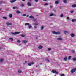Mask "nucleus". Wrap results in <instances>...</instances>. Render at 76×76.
I'll return each instance as SVG.
<instances>
[{
	"label": "nucleus",
	"mask_w": 76,
	"mask_h": 76,
	"mask_svg": "<svg viewBox=\"0 0 76 76\" xmlns=\"http://www.w3.org/2000/svg\"><path fill=\"white\" fill-rule=\"evenodd\" d=\"M18 73H22V71L21 70H19L18 71Z\"/></svg>",
	"instance_id": "22"
},
{
	"label": "nucleus",
	"mask_w": 76,
	"mask_h": 76,
	"mask_svg": "<svg viewBox=\"0 0 76 76\" xmlns=\"http://www.w3.org/2000/svg\"><path fill=\"white\" fill-rule=\"evenodd\" d=\"M43 28H44V27H41V30H42V29H43Z\"/></svg>",
	"instance_id": "42"
},
{
	"label": "nucleus",
	"mask_w": 76,
	"mask_h": 76,
	"mask_svg": "<svg viewBox=\"0 0 76 76\" xmlns=\"http://www.w3.org/2000/svg\"><path fill=\"white\" fill-rule=\"evenodd\" d=\"M9 16L10 18H12V14H9Z\"/></svg>",
	"instance_id": "19"
},
{
	"label": "nucleus",
	"mask_w": 76,
	"mask_h": 76,
	"mask_svg": "<svg viewBox=\"0 0 76 76\" xmlns=\"http://www.w3.org/2000/svg\"><path fill=\"white\" fill-rule=\"evenodd\" d=\"M16 0H11V1H10V3H14V2H15V1H16Z\"/></svg>",
	"instance_id": "6"
},
{
	"label": "nucleus",
	"mask_w": 76,
	"mask_h": 76,
	"mask_svg": "<svg viewBox=\"0 0 76 76\" xmlns=\"http://www.w3.org/2000/svg\"><path fill=\"white\" fill-rule=\"evenodd\" d=\"M25 63H27V61H25Z\"/></svg>",
	"instance_id": "52"
},
{
	"label": "nucleus",
	"mask_w": 76,
	"mask_h": 76,
	"mask_svg": "<svg viewBox=\"0 0 76 76\" xmlns=\"http://www.w3.org/2000/svg\"><path fill=\"white\" fill-rule=\"evenodd\" d=\"M0 10H1V9H0Z\"/></svg>",
	"instance_id": "56"
},
{
	"label": "nucleus",
	"mask_w": 76,
	"mask_h": 76,
	"mask_svg": "<svg viewBox=\"0 0 76 76\" xmlns=\"http://www.w3.org/2000/svg\"><path fill=\"white\" fill-rule=\"evenodd\" d=\"M21 6H22V7L24 6V4H21Z\"/></svg>",
	"instance_id": "31"
},
{
	"label": "nucleus",
	"mask_w": 76,
	"mask_h": 76,
	"mask_svg": "<svg viewBox=\"0 0 76 76\" xmlns=\"http://www.w3.org/2000/svg\"><path fill=\"white\" fill-rule=\"evenodd\" d=\"M72 7H76V4H75L73 5H72Z\"/></svg>",
	"instance_id": "20"
},
{
	"label": "nucleus",
	"mask_w": 76,
	"mask_h": 76,
	"mask_svg": "<svg viewBox=\"0 0 76 76\" xmlns=\"http://www.w3.org/2000/svg\"><path fill=\"white\" fill-rule=\"evenodd\" d=\"M34 28H37V26H34Z\"/></svg>",
	"instance_id": "45"
},
{
	"label": "nucleus",
	"mask_w": 76,
	"mask_h": 76,
	"mask_svg": "<svg viewBox=\"0 0 76 76\" xmlns=\"http://www.w3.org/2000/svg\"><path fill=\"white\" fill-rule=\"evenodd\" d=\"M34 64V62H32L31 63H29L28 64V66H31L32 64Z\"/></svg>",
	"instance_id": "7"
},
{
	"label": "nucleus",
	"mask_w": 76,
	"mask_h": 76,
	"mask_svg": "<svg viewBox=\"0 0 76 76\" xmlns=\"http://www.w3.org/2000/svg\"><path fill=\"white\" fill-rule=\"evenodd\" d=\"M73 61H75V60H76V58H73Z\"/></svg>",
	"instance_id": "24"
},
{
	"label": "nucleus",
	"mask_w": 76,
	"mask_h": 76,
	"mask_svg": "<svg viewBox=\"0 0 76 76\" xmlns=\"http://www.w3.org/2000/svg\"><path fill=\"white\" fill-rule=\"evenodd\" d=\"M52 72V73H56V74H58V72H56L54 70H53Z\"/></svg>",
	"instance_id": "4"
},
{
	"label": "nucleus",
	"mask_w": 76,
	"mask_h": 76,
	"mask_svg": "<svg viewBox=\"0 0 76 76\" xmlns=\"http://www.w3.org/2000/svg\"><path fill=\"white\" fill-rule=\"evenodd\" d=\"M67 33L66 31H64V34H66Z\"/></svg>",
	"instance_id": "28"
},
{
	"label": "nucleus",
	"mask_w": 76,
	"mask_h": 76,
	"mask_svg": "<svg viewBox=\"0 0 76 76\" xmlns=\"http://www.w3.org/2000/svg\"><path fill=\"white\" fill-rule=\"evenodd\" d=\"M17 42L18 43H20V41L19 40H17Z\"/></svg>",
	"instance_id": "26"
},
{
	"label": "nucleus",
	"mask_w": 76,
	"mask_h": 76,
	"mask_svg": "<svg viewBox=\"0 0 76 76\" xmlns=\"http://www.w3.org/2000/svg\"><path fill=\"white\" fill-rule=\"evenodd\" d=\"M66 19H67L69 20V19H70V18L69 17H66Z\"/></svg>",
	"instance_id": "39"
},
{
	"label": "nucleus",
	"mask_w": 76,
	"mask_h": 76,
	"mask_svg": "<svg viewBox=\"0 0 76 76\" xmlns=\"http://www.w3.org/2000/svg\"><path fill=\"white\" fill-rule=\"evenodd\" d=\"M74 12V11H71L70 13H73Z\"/></svg>",
	"instance_id": "40"
},
{
	"label": "nucleus",
	"mask_w": 76,
	"mask_h": 76,
	"mask_svg": "<svg viewBox=\"0 0 76 76\" xmlns=\"http://www.w3.org/2000/svg\"><path fill=\"white\" fill-rule=\"evenodd\" d=\"M47 61L48 62H49V61H49V60H48V59H47Z\"/></svg>",
	"instance_id": "48"
},
{
	"label": "nucleus",
	"mask_w": 76,
	"mask_h": 76,
	"mask_svg": "<svg viewBox=\"0 0 76 76\" xmlns=\"http://www.w3.org/2000/svg\"><path fill=\"white\" fill-rule=\"evenodd\" d=\"M72 53H75V51H74V50H72Z\"/></svg>",
	"instance_id": "47"
},
{
	"label": "nucleus",
	"mask_w": 76,
	"mask_h": 76,
	"mask_svg": "<svg viewBox=\"0 0 76 76\" xmlns=\"http://www.w3.org/2000/svg\"><path fill=\"white\" fill-rule=\"evenodd\" d=\"M67 57H65V58H64V61H66V60H67Z\"/></svg>",
	"instance_id": "23"
},
{
	"label": "nucleus",
	"mask_w": 76,
	"mask_h": 76,
	"mask_svg": "<svg viewBox=\"0 0 76 76\" xmlns=\"http://www.w3.org/2000/svg\"><path fill=\"white\" fill-rule=\"evenodd\" d=\"M48 4L47 3H45L44 4L45 6H46V5H47Z\"/></svg>",
	"instance_id": "46"
},
{
	"label": "nucleus",
	"mask_w": 76,
	"mask_h": 76,
	"mask_svg": "<svg viewBox=\"0 0 76 76\" xmlns=\"http://www.w3.org/2000/svg\"><path fill=\"white\" fill-rule=\"evenodd\" d=\"M71 58V56H69L68 57V59L70 60Z\"/></svg>",
	"instance_id": "36"
},
{
	"label": "nucleus",
	"mask_w": 76,
	"mask_h": 76,
	"mask_svg": "<svg viewBox=\"0 0 76 76\" xmlns=\"http://www.w3.org/2000/svg\"><path fill=\"white\" fill-rule=\"evenodd\" d=\"M13 8L14 9H15L17 8V7H13Z\"/></svg>",
	"instance_id": "33"
},
{
	"label": "nucleus",
	"mask_w": 76,
	"mask_h": 76,
	"mask_svg": "<svg viewBox=\"0 0 76 76\" xmlns=\"http://www.w3.org/2000/svg\"><path fill=\"white\" fill-rule=\"evenodd\" d=\"M38 48L39 49H42V46L40 45L39 47H38Z\"/></svg>",
	"instance_id": "8"
},
{
	"label": "nucleus",
	"mask_w": 76,
	"mask_h": 76,
	"mask_svg": "<svg viewBox=\"0 0 76 76\" xmlns=\"http://www.w3.org/2000/svg\"><path fill=\"white\" fill-rule=\"evenodd\" d=\"M28 27L29 29L31 28H32V26H31V25H29L28 26Z\"/></svg>",
	"instance_id": "14"
},
{
	"label": "nucleus",
	"mask_w": 76,
	"mask_h": 76,
	"mask_svg": "<svg viewBox=\"0 0 76 76\" xmlns=\"http://www.w3.org/2000/svg\"><path fill=\"white\" fill-rule=\"evenodd\" d=\"M29 15H26V17H28V16H29Z\"/></svg>",
	"instance_id": "49"
},
{
	"label": "nucleus",
	"mask_w": 76,
	"mask_h": 76,
	"mask_svg": "<svg viewBox=\"0 0 76 76\" xmlns=\"http://www.w3.org/2000/svg\"><path fill=\"white\" fill-rule=\"evenodd\" d=\"M9 39H10L11 41H13V38H10Z\"/></svg>",
	"instance_id": "27"
},
{
	"label": "nucleus",
	"mask_w": 76,
	"mask_h": 76,
	"mask_svg": "<svg viewBox=\"0 0 76 76\" xmlns=\"http://www.w3.org/2000/svg\"><path fill=\"white\" fill-rule=\"evenodd\" d=\"M12 34V35H16V34H20V32H15V33H13V32H11V33Z\"/></svg>",
	"instance_id": "2"
},
{
	"label": "nucleus",
	"mask_w": 76,
	"mask_h": 76,
	"mask_svg": "<svg viewBox=\"0 0 76 76\" xmlns=\"http://www.w3.org/2000/svg\"><path fill=\"white\" fill-rule=\"evenodd\" d=\"M26 14H23L22 15L23 16H26Z\"/></svg>",
	"instance_id": "30"
},
{
	"label": "nucleus",
	"mask_w": 76,
	"mask_h": 76,
	"mask_svg": "<svg viewBox=\"0 0 76 76\" xmlns=\"http://www.w3.org/2000/svg\"><path fill=\"white\" fill-rule=\"evenodd\" d=\"M50 8H52V6H50Z\"/></svg>",
	"instance_id": "50"
},
{
	"label": "nucleus",
	"mask_w": 76,
	"mask_h": 76,
	"mask_svg": "<svg viewBox=\"0 0 76 76\" xmlns=\"http://www.w3.org/2000/svg\"><path fill=\"white\" fill-rule=\"evenodd\" d=\"M25 0H22V1H25Z\"/></svg>",
	"instance_id": "53"
},
{
	"label": "nucleus",
	"mask_w": 76,
	"mask_h": 76,
	"mask_svg": "<svg viewBox=\"0 0 76 76\" xmlns=\"http://www.w3.org/2000/svg\"><path fill=\"white\" fill-rule=\"evenodd\" d=\"M53 16V14H51L50 15V16Z\"/></svg>",
	"instance_id": "29"
},
{
	"label": "nucleus",
	"mask_w": 76,
	"mask_h": 76,
	"mask_svg": "<svg viewBox=\"0 0 76 76\" xmlns=\"http://www.w3.org/2000/svg\"><path fill=\"white\" fill-rule=\"evenodd\" d=\"M63 1L64 3H66L67 2V0H64Z\"/></svg>",
	"instance_id": "18"
},
{
	"label": "nucleus",
	"mask_w": 76,
	"mask_h": 76,
	"mask_svg": "<svg viewBox=\"0 0 76 76\" xmlns=\"http://www.w3.org/2000/svg\"><path fill=\"white\" fill-rule=\"evenodd\" d=\"M52 34H56V35H59V34H60V32H56L55 31H52Z\"/></svg>",
	"instance_id": "1"
},
{
	"label": "nucleus",
	"mask_w": 76,
	"mask_h": 76,
	"mask_svg": "<svg viewBox=\"0 0 76 76\" xmlns=\"http://www.w3.org/2000/svg\"><path fill=\"white\" fill-rule=\"evenodd\" d=\"M35 1H36V2H38V0H35Z\"/></svg>",
	"instance_id": "44"
},
{
	"label": "nucleus",
	"mask_w": 76,
	"mask_h": 76,
	"mask_svg": "<svg viewBox=\"0 0 76 76\" xmlns=\"http://www.w3.org/2000/svg\"><path fill=\"white\" fill-rule=\"evenodd\" d=\"M61 76H64V74H62L61 75Z\"/></svg>",
	"instance_id": "43"
},
{
	"label": "nucleus",
	"mask_w": 76,
	"mask_h": 76,
	"mask_svg": "<svg viewBox=\"0 0 76 76\" xmlns=\"http://www.w3.org/2000/svg\"><path fill=\"white\" fill-rule=\"evenodd\" d=\"M37 16H38V15H37Z\"/></svg>",
	"instance_id": "58"
},
{
	"label": "nucleus",
	"mask_w": 76,
	"mask_h": 76,
	"mask_svg": "<svg viewBox=\"0 0 76 76\" xmlns=\"http://www.w3.org/2000/svg\"><path fill=\"white\" fill-rule=\"evenodd\" d=\"M40 64H42V63Z\"/></svg>",
	"instance_id": "57"
},
{
	"label": "nucleus",
	"mask_w": 76,
	"mask_h": 76,
	"mask_svg": "<svg viewBox=\"0 0 76 76\" xmlns=\"http://www.w3.org/2000/svg\"><path fill=\"white\" fill-rule=\"evenodd\" d=\"M16 13H17L19 14V13H20V12L19 11H16Z\"/></svg>",
	"instance_id": "21"
},
{
	"label": "nucleus",
	"mask_w": 76,
	"mask_h": 76,
	"mask_svg": "<svg viewBox=\"0 0 76 76\" xmlns=\"http://www.w3.org/2000/svg\"><path fill=\"white\" fill-rule=\"evenodd\" d=\"M3 19H7L5 17H3Z\"/></svg>",
	"instance_id": "41"
},
{
	"label": "nucleus",
	"mask_w": 76,
	"mask_h": 76,
	"mask_svg": "<svg viewBox=\"0 0 76 76\" xmlns=\"http://www.w3.org/2000/svg\"><path fill=\"white\" fill-rule=\"evenodd\" d=\"M43 1H47V0H43Z\"/></svg>",
	"instance_id": "54"
},
{
	"label": "nucleus",
	"mask_w": 76,
	"mask_h": 76,
	"mask_svg": "<svg viewBox=\"0 0 76 76\" xmlns=\"http://www.w3.org/2000/svg\"><path fill=\"white\" fill-rule=\"evenodd\" d=\"M72 22H76V19H72Z\"/></svg>",
	"instance_id": "12"
},
{
	"label": "nucleus",
	"mask_w": 76,
	"mask_h": 76,
	"mask_svg": "<svg viewBox=\"0 0 76 76\" xmlns=\"http://www.w3.org/2000/svg\"><path fill=\"white\" fill-rule=\"evenodd\" d=\"M36 67H38V66L37 65H36Z\"/></svg>",
	"instance_id": "51"
},
{
	"label": "nucleus",
	"mask_w": 76,
	"mask_h": 76,
	"mask_svg": "<svg viewBox=\"0 0 76 76\" xmlns=\"http://www.w3.org/2000/svg\"><path fill=\"white\" fill-rule=\"evenodd\" d=\"M19 45L20 46V45H21V44H20V45Z\"/></svg>",
	"instance_id": "55"
},
{
	"label": "nucleus",
	"mask_w": 76,
	"mask_h": 76,
	"mask_svg": "<svg viewBox=\"0 0 76 76\" xmlns=\"http://www.w3.org/2000/svg\"><path fill=\"white\" fill-rule=\"evenodd\" d=\"M4 61L3 59H0V62L1 63L3 62Z\"/></svg>",
	"instance_id": "16"
},
{
	"label": "nucleus",
	"mask_w": 76,
	"mask_h": 76,
	"mask_svg": "<svg viewBox=\"0 0 76 76\" xmlns=\"http://www.w3.org/2000/svg\"><path fill=\"white\" fill-rule=\"evenodd\" d=\"M34 18V17L32 16H29V18H30V19H33Z\"/></svg>",
	"instance_id": "15"
},
{
	"label": "nucleus",
	"mask_w": 76,
	"mask_h": 76,
	"mask_svg": "<svg viewBox=\"0 0 76 76\" xmlns=\"http://www.w3.org/2000/svg\"><path fill=\"white\" fill-rule=\"evenodd\" d=\"M58 2H59V0H58L55 1V4H58Z\"/></svg>",
	"instance_id": "13"
},
{
	"label": "nucleus",
	"mask_w": 76,
	"mask_h": 76,
	"mask_svg": "<svg viewBox=\"0 0 76 76\" xmlns=\"http://www.w3.org/2000/svg\"><path fill=\"white\" fill-rule=\"evenodd\" d=\"M75 71H76V68H74L71 70V72L72 73H74Z\"/></svg>",
	"instance_id": "3"
},
{
	"label": "nucleus",
	"mask_w": 76,
	"mask_h": 76,
	"mask_svg": "<svg viewBox=\"0 0 76 76\" xmlns=\"http://www.w3.org/2000/svg\"><path fill=\"white\" fill-rule=\"evenodd\" d=\"M36 39H37V38H36Z\"/></svg>",
	"instance_id": "59"
},
{
	"label": "nucleus",
	"mask_w": 76,
	"mask_h": 76,
	"mask_svg": "<svg viewBox=\"0 0 76 76\" xmlns=\"http://www.w3.org/2000/svg\"><path fill=\"white\" fill-rule=\"evenodd\" d=\"M20 36H21V37H25V35H20Z\"/></svg>",
	"instance_id": "35"
},
{
	"label": "nucleus",
	"mask_w": 76,
	"mask_h": 76,
	"mask_svg": "<svg viewBox=\"0 0 76 76\" xmlns=\"http://www.w3.org/2000/svg\"><path fill=\"white\" fill-rule=\"evenodd\" d=\"M61 17L62 18V17H63V14H61L60 15Z\"/></svg>",
	"instance_id": "34"
},
{
	"label": "nucleus",
	"mask_w": 76,
	"mask_h": 76,
	"mask_svg": "<svg viewBox=\"0 0 76 76\" xmlns=\"http://www.w3.org/2000/svg\"><path fill=\"white\" fill-rule=\"evenodd\" d=\"M71 36L72 37H73L75 36V34L72 33L71 34Z\"/></svg>",
	"instance_id": "17"
},
{
	"label": "nucleus",
	"mask_w": 76,
	"mask_h": 76,
	"mask_svg": "<svg viewBox=\"0 0 76 76\" xmlns=\"http://www.w3.org/2000/svg\"><path fill=\"white\" fill-rule=\"evenodd\" d=\"M57 39V40H59L60 41H61V40H62V38H58Z\"/></svg>",
	"instance_id": "11"
},
{
	"label": "nucleus",
	"mask_w": 76,
	"mask_h": 76,
	"mask_svg": "<svg viewBox=\"0 0 76 76\" xmlns=\"http://www.w3.org/2000/svg\"><path fill=\"white\" fill-rule=\"evenodd\" d=\"M6 25H12V23H6Z\"/></svg>",
	"instance_id": "10"
},
{
	"label": "nucleus",
	"mask_w": 76,
	"mask_h": 76,
	"mask_svg": "<svg viewBox=\"0 0 76 76\" xmlns=\"http://www.w3.org/2000/svg\"><path fill=\"white\" fill-rule=\"evenodd\" d=\"M2 3H3V1H0V4H2Z\"/></svg>",
	"instance_id": "38"
},
{
	"label": "nucleus",
	"mask_w": 76,
	"mask_h": 76,
	"mask_svg": "<svg viewBox=\"0 0 76 76\" xmlns=\"http://www.w3.org/2000/svg\"><path fill=\"white\" fill-rule=\"evenodd\" d=\"M29 23H26L25 24V25L26 26V25H29Z\"/></svg>",
	"instance_id": "25"
},
{
	"label": "nucleus",
	"mask_w": 76,
	"mask_h": 76,
	"mask_svg": "<svg viewBox=\"0 0 76 76\" xmlns=\"http://www.w3.org/2000/svg\"><path fill=\"white\" fill-rule=\"evenodd\" d=\"M27 5L29 6H31V3H30V2H28L27 3Z\"/></svg>",
	"instance_id": "9"
},
{
	"label": "nucleus",
	"mask_w": 76,
	"mask_h": 76,
	"mask_svg": "<svg viewBox=\"0 0 76 76\" xmlns=\"http://www.w3.org/2000/svg\"><path fill=\"white\" fill-rule=\"evenodd\" d=\"M48 51H51V48H48Z\"/></svg>",
	"instance_id": "32"
},
{
	"label": "nucleus",
	"mask_w": 76,
	"mask_h": 76,
	"mask_svg": "<svg viewBox=\"0 0 76 76\" xmlns=\"http://www.w3.org/2000/svg\"><path fill=\"white\" fill-rule=\"evenodd\" d=\"M33 25H38V24L34 23Z\"/></svg>",
	"instance_id": "37"
},
{
	"label": "nucleus",
	"mask_w": 76,
	"mask_h": 76,
	"mask_svg": "<svg viewBox=\"0 0 76 76\" xmlns=\"http://www.w3.org/2000/svg\"><path fill=\"white\" fill-rule=\"evenodd\" d=\"M22 42L23 43H27L28 42L26 40H22Z\"/></svg>",
	"instance_id": "5"
}]
</instances>
